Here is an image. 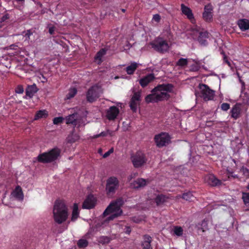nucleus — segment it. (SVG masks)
<instances>
[{"label":"nucleus","mask_w":249,"mask_h":249,"mask_svg":"<svg viewBox=\"0 0 249 249\" xmlns=\"http://www.w3.org/2000/svg\"><path fill=\"white\" fill-rule=\"evenodd\" d=\"M18 2H24L25 0H16Z\"/></svg>","instance_id":"nucleus-56"},{"label":"nucleus","mask_w":249,"mask_h":249,"mask_svg":"<svg viewBox=\"0 0 249 249\" xmlns=\"http://www.w3.org/2000/svg\"><path fill=\"white\" fill-rule=\"evenodd\" d=\"M100 88L97 85L91 87L87 92V100L89 103L95 101L100 96Z\"/></svg>","instance_id":"nucleus-10"},{"label":"nucleus","mask_w":249,"mask_h":249,"mask_svg":"<svg viewBox=\"0 0 249 249\" xmlns=\"http://www.w3.org/2000/svg\"><path fill=\"white\" fill-rule=\"evenodd\" d=\"M213 7L210 3L205 6L202 17L206 21L210 22L212 21L213 19Z\"/></svg>","instance_id":"nucleus-13"},{"label":"nucleus","mask_w":249,"mask_h":249,"mask_svg":"<svg viewBox=\"0 0 249 249\" xmlns=\"http://www.w3.org/2000/svg\"><path fill=\"white\" fill-rule=\"evenodd\" d=\"M141 101V93L140 92H135L134 93L130 101V107L134 112H136L137 110V106L140 105Z\"/></svg>","instance_id":"nucleus-12"},{"label":"nucleus","mask_w":249,"mask_h":249,"mask_svg":"<svg viewBox=\"0 0 249 249\" xmlns=\"http://www.w3.org/2000/svg\"><path fill=\"white\" fill-rule=\"evenodd\" d=\"M121 11L123 12H124L125 11V9H121Z\"/></svg>","instance_id":"nucleus-57"},{"label":"nucleus","mask_w":249,"mask_h":249,"mask_svg":"<svg viewBox=\"0 0 249 249\" xmlns=\"http://www.w3.org/2000/svg\"><path fill=\"white\" fill-rule=\"evenodd\" d=\"M64 118L62 117H55L53 119V123L54 124H58L63 122Z\"/></svg>","instance_id":"nucleus-41"},{"label":"nucleus","mask_w":249,"mask_h":249,"mask_svg":"<svg viewBox=\"0 0 249 249\" xmlns=\"http://www.w3.org/2000/svg\"><path fill=\"white\" fill-rule=\"evenodd\" d=\"M209 37V33L207 31L199 32L197 40L201 45L205 46L207 44V39Z\"/></svg>","instance_id":"nucleus-20"},{"label":"nucleus","mask_w":249,"mask_h":249,"mask_svg":"<svg viewBox=\"0 0 249 249\" xmlns=\"http://www.w3.org/2000/svg\"><path fill=\"white\" fill-rule=\"evenodd\" d=\"M168 198V197L165 195L162 194L158 195L155 198V202L157 206H160L163 204Z\"/></svg>","instance_id":"nucleus-27"},{"label":"nucleus","mask_w":249,"mask_h":249,"mask_svg":"<svg viewBox=\"0 0 249 249\" xmlns=\"http://www.w3.org/2000/svg\"><path fill=\"white\" fill-rule=\"evenodd\" d=\"M174 85L172 84L158 85L152 90L151 93L145 98L146 103H158L160 101L168 100L170 98L168 92H172Z\"/></svg>","instance_id":"nucleus-1"},{"label":"nucleus","mask_w":249,"mask_h":249,"mask_svg":"<svg viewBox=\"0 0 249 249\" xmlns=\"http://www.w3.org/2000/svg\"><path fill=\"white\" fill-rule=\"evenodd\" d=\"M79 216V211H78V206L77 203H74L73 204V210L72 212V216L71 218V220L72 221H75Z\"/></svg>","instance_id":"nucleus-30"},{"label":"nucleus","mask_w":249,"mask_h":249,"mask_svg":"<svg viewBox=\"0 0 249 249\" xmlns=\"http://www.w3.org/2000/svg\"><path fill=\"white\" fill-rule=\"evenodd\" d=\"M68 217V208L63 200L55 201L53 208V217L55 222L61 224Z\"/></svg>","instance_id":"nucleus-2"},{"label":"nucleus","mask_w":249,"mask_h":249,"mask_svg":"<svg viewBox=\"0 0 249 249\" xmlns=\"http://www.w3.org/2000/svg\"><path fill=\"white\" fill-rule=\"evenodd\" d=\"M150 181L149 179L138 178L130 183V187L135 190H139L143 188L150 183Z\"/></svg>","instance_id":"nucleus-11"},{"label":"nucleus","mask_w":249,"mask_h":249,"mask_svg":"<svg viewBox=\"0 0 249 249\" xmlns=\"http://www.w3.org/2000/svg\"><path fill=\"white\" fill-rule=\"evenodd\" d=\"M77 92V90L76 88H71L66 95V99L68 100L71 99L76 94Z\"/></svg>","instance_id":"nucleus-31"},{"label":"nucleus","mask_w":249,"mask_h":249,"mask_svg":"<svg viewBox=\"0 0 249 249\" xmlns=\"http://www.w3.org/2000/svg\"><path fill=\"white\" fill-rule=\"evenodd\" d=\"M38 90V89L35 84L32 85H28L26 89V95L30 98H32Z\"/></svg>","instance_id":"nucleus-19"},{"label":"nucleus","mask_w":249,"mask_h":249,"mask_svg":"<svg viewBox=\"0 0 249 249\" xmlns=\"http://www.w3.org/2000/svg\"><path fill=\"white\" fill-rule=\"evenodd\" d=\"M32 34H33V32L31 31V30H28L25 32V34L24 36L25 37L29 38L30 36L32 35Z\"/></svg>","instance_id":"nucleus-48"},{"label":"nucleus","mask_w":249,"mask_h":249,"mask_svg":"<svg viewBox=\"0 0 249 249\" xmlns=\"http://www.w3.org/2000/svg\"><path fill=\"white\" fill-rule=\"evenodd\" d=\"M240 171L243 173V175L245 177H246L247 178L249 177V170L247 168H246L244 166H243L241 168Z\"/></svg>","instance_id":"nucleus-40"},{"label":"nucleus","mask_w":249,"mask_h":249,"mask_svg":"<svg viewBox=\"0 0 249 249\" xmlns=\"http://www.w3.org/2000/svg\"><path fill=\"white\" fill-rule=\"evenodd\" d=\"M125 232L126 234H129L131 231L130 227H126L125 228Z\"/></svg>","instance_id":"nucleus-51"},{"label":"nucleus","mask_w":249,"mask_h":249,"mask_svg":"<svg viewBox=\"0 0 249 249\" xmlns=\"http://www.w3.org/2000/svg\"><path fill=\"white\" fill-rule=\"evenodd\" d=\"M15 91L17 93H22L24 91V89L23 86L21 85H18L15 89Z\"/></svg>","instance_id":"nucleus-43"},{"label":"nucleus","mask_w":249,"mask_h":249,"mask_svg":"<svg viewBox=\"0 0 249 249\" xmlns=\"http://www.w3.org/2000/svg\"><path fill=\"white\" fill-rule=\"evenodd\" d=\"M110 154L109 153V152L108 151H107V152H106L103 155V157L104 158H106L107 157H108Z\"/></svg>","instance_id":"nucleus-52"},{"label":"nucleus","mask_w":249,"mask_h":249,"mask_svg":"<svg viewBox=\"0 0 249 249\" xmlns=\"http://www.w3.org/2000/svg\"><path fill=\"white\" fill-rule=\"evenodd\" d=\"M200 68V67L199 66V63H195L190 66V71H191L196 72L198 71Z\"/></svg>","instance_id":"nucleus-38"},{"label":"nucleus","mask_w":249,"mask_h":249,"mask_svg":"<svg viewBox=\"0 0 249 249\" xmlns=\"http://www.w3.org/2000/svg\"><path fill=\"white\" fill-rule=\"evenodd\" d=\"M144 241L142 243V249H152L151 245L152 241L151 237L148 234H145L143 236Z\"/></svg>","instance_id":"nucleus-21"},{"label":"nucleus","mask_w":249,"mask_h":249,"mask_svg":"<svg viewBox=\"0 0 249 249\" xmlns=\"http://www.w3.org/2000/svg\"><path fill=\"white\" fill-rule=\"evenodd\" d=\"M221 53L223 55V57H224V61L227 63L228 64H230V62L228 61V60H227V57L225 54V53H224V51H222L221 52Z\"/></svg>","instance_id":"nucleus-50"},{"label":"nucleus","mask_w":249,"mask_h":249,"mask_svg":"<svg viewBox=\"0 0 249 249\" xmlns=\"http://www.w3.org/2000/svg\"><path fill=\"white\" fill-rule=\"evenodd\" d=\"M181 9L182 13L186 15L188 19L190 20L194 19L192 11L190 8L186 6L184 4H181Z\"/></svg>","instance_id":"nucleus-23"},{"label":"nucleus","mask_w":249,"mask_h":249,"mask_svg":"<svg viewBox=\"0 0 249 249\" xmlns=\"http://www.w3.org/2000/svg\"><path fill=\"white\" fill-rule=\"evenodd\" d=\"M237 25L242 31L249 29V20L247 19H239L237 21Z\"/></svg>","instance_id":"nucleus-25"},{"label":"nucleus","mask_w":249,"mask_h":249,"mask_svg":"<svg viewBox=\"0 0 249 249\" xmlns=\"http://www.w3.org/2000/svg\"><path fill=\"white\" fill-rule=\"evenodd\" d=\"M111 240V238L109 236H101L99 237L98 242L102 245L108 244Z\"/></svg>","instance_id":"nucleus-32"},{"label":"nucleus","mask_w":249,"mask_h":249,"mask_svg":"<svg viewBox=\"0 0 249 249\" xmlns=\"http://www.w3.org/2000/svg\"><path fill=\"white\" fill-rule=\"evenodd\" d=\"M95 202L96 199L93 195L91 194L89 195L84 200L82 205V208L87 209H92L94 207Z\"/></svg>","instance_id":"nucleus-14"},{"label":"nucleus","mask_w":249,"mask_h":249,"mask_svg":"<svg viewBox=\"0 0 249 249\" xmlns=\"http://www.w3.org/2000/svg\"><path fill=\"white\" fill-rule=\"evenodd\" d=\"M155 78L154 74L153 73H150L141 78L139 81V83L142 87L144 88L150 82L154 80Z\"/></svg>","instance_id":"nucleus-18"},{"label":"nucleus","mask_w":249,"mask_h":249,"mask_svg":"<svg viewBox=\"0 0 249 249\" xmlns=\"http://www.w3.org/2000/svg\"><path fill=\"white\" fill-rule=\"evenodd\" d=\"M247 188L249 190V184L247 185Z\"/></svg>","instance_id":"nucleus-59"},{"label":"nucleus","mask_w":249,"mask_h":249,"mask_svg":"<svg viewBox=\"0 0 249 249\" xmlns=\"http://www.w3.org/2000/svg\"><path fill=\"white\" fill-rule=\"evenodd\" d=\"M123 201L122 199L119 198L111 202L109 205L108 206L103 213V214L105 216H106L110 213H112V214L107 218L106 220V221L112 220L122 214L123 212L120 207L123 205Z\"/></svg>","instance_id":"nucleus-3"},{"label":"nucleus","mask_w":249,"mask_h":249,"mask_svg":"<svg viewBox=\"0 0 249 249\" xmlns=\"http://www.w3.org/2000/svg\"><path fill=\"white\" fill-rule=\"evenodd\" d=\"M240 112V105L239 104H236L233 106L231 110V117L235 120H236L239 117Z\"/></svg>","instance_id":"nucleus-22"},{"label":"nucleus","mask_w":249,"mask_h":249,"mask_svg":"<svg viewBox=\"0 0 249 249\" xmlns=\"http://www.w3.org/2000/svg\"><path fill=\"white\" fill-rule=\"evenodd\" d=\"M242 199L244 204L247 206H249V193L242 192Z\"/></svg>","instance_id":"nucleus-35"},{"label":"nucleus","mask_w":249,"mask_h":249,"mask_svg":"<svg viewBox=\"0 0 249 249\" xmlns=\"http://www.w3.org/2000/svg\"><path fill=\"white\" fill-rule=\"evenodd\" d=\"M153 19L155 21L159 22L160 19V16L159 14H155L153 16Z\"/></svg>","instance_id":"nucleus-45"},{"label":"nucleus","mask_w":249,"mask_h":249,"mask_svg":"<svg viewBox=\"0 0 249 249\" xmlns=\"http://www.w3.org/2000/svg\"><path fill=\"white\" fill-rule=\"evenodd\" d=\"M130 159L134 167L136 168L142 167L147 160L145 154L140 151L131 155Z\"/></svg>","instance_id":"nucleus-6"},{"label":"nucleus","mask_w":249,"mask_h":249,"mask_svg":"<svg viewBox=\"0 0 249 249\" xmlns=\"http://www.w3.org/2000/svg\"><path fill=\"white\" fill-rule=\"evenodd\" d=\"M74 138H70V137H69V141L70 142H74L76 140H78L79 139V136H77L76 135H75L74 136Z\"/></svg>","instance_id":"nucleus-47"},{"label":"nucleus","mask_w":249,"mask_h":249,"mask_svg":"<svg viewBox=\"0 0 249 249\" xmlns=\"http://www.w3.org/2000/svg\"><path fill=\"white\" fill-rule=\"evenodd\" d=\"M48 116V111L46 110H40L36 113L34 120H37L41 118H46Z\"/></svg>","instance_id":"nucleus-28"},{"label":"nucleus","mask_w":249,"mask_h":249,"mask_svg":"<svg viewBox=\"0 0 249 249\" xmlns=\"http://www.w3.org/2000/svg\"><path fill=\"white\" fill-rule=\"evenodd\" d=\"M102 150L101 148L99 149L98 150V153H100V154L102 153Z\"/></svg>","instance_id":"nucleus-55"},{"label":"nucleus","mask_w":249,"mask_h":249,"mask_svg":"<svg viewBox=\"0 0 249 249\" xmlns=\"http://www.w3.org/2000/svg\"><path fill=\"white\" fill-rule=\"evenodd\" d=\"M188 64V59L187 58H180L176 63V65L180 67H184Z\"/></svg>","instance_id":"nucleus-36"},{"label":"nucleus","mask_w":249,"mask_h":249,"mask_svg":"<svg viewBox=\"0 0 249 249\" xmlns=\"http://www.w3.org/2000/svg\"><path fill=\"white\" fill-rule=\"evenodd\" d=\"M78 114L77 113H73L69 115L66 118L67 124H72L75 126L77 124Z\"/></svg>","instance_id":"nucleus-26"},{"label":"nucleus","mask_w":249,"mask_h":249,"mask_svg":"<svg viewBox=\"0 0 249 249\" xmlns=\"http://www.w3.org/2000/svg\"><path fill=\"white\" fill-rule=\"evenodd\" d=\"M77 246L80 249L86 248L89 245V242L86 239H80L77 243Z\"/></svg>","instance_id":"nucleus-34"},{"label":"nucleus","mask_w":249,"mask_h":249,"mask_svg":"<svg viewBox=\"0 0 249 249\" xmlns=\"http://www.w3.org/2000/svg\"><path fill=\"white\" fill-rule=\"evenodd\" d=\"M109 134L110 135H111L112 132L109 131V130H107L106 131H103L101 133H100L99 134H97L96 135H94L93 136L94 138H97L99 137H105L107 136V135Z\"/></svg>","instance_id":"nucleus-39"},{"label":"nucleus","mask_w":249,"mask_h":249,"mask_svg":"<svg viewBox=\"0 0 249 249\" xmlns=\"http://www.w3.org/2000/svg\"><path fill=\"white\" fill-rule=\"evenodd\" d=\"M12 195L18 200H22L23 199L24 196L22 189L20 186H17L15 189L13 191Z\"/></svg>","instance_id":"nucleus-24"},{"label":"nucleus","mask_w":249,"mask_h":249,"mask_svg":"<svg viewBox=\"0 0 249 249\" xmlns=\"http://www.w3.org/2000/svg\"><path fill=\"white\" fill-rule=\"evenodd\" d=\"M182 198L187 201H192L195 198L193 194L191 192L183 193Z\"/></svg>","instance_id":"nucleus-33"},{"label":"nucleus","mask_w":249,"mask_h":249,"mask_svg":"<svg viewBox=\"0 0 249 249\" xmlns=\"http://www.w3.org/2000/svg\"><path fill=\"white\" fill-rule=\"evenodd\" d=\"M133 178V176L132 175H130L129 176L128 178H127V179L130 181L132 178Z\"/></svg>","instance_id":"nucleus-54"},{"label":"nucleus","mask_w":249,"mask_h":249,"mask_svg":"<svg viewBox=\"0 0 249 249\" xmlns=\"http://www.w3.org/2000/svg\"><path fill=\"white\" fill-rule=\"evenodd\" d=\"M150 44L152 48L160 53L167 52L169 49V45L167 41L161 38L157 39Z\"/></svg>","instance_id":"nucleus-8"},{"label":"nucleus","mask_w":249,"mask_h":249,"mask_svg":"<svg viewBox=\"0 0 249 249\" xmlns=\"http://www.w3.org/2000/svg\"><path fill=\"white\" fill-rule=\"evenodd\" d=\"M183 229L181 227L175 226L174 228V234L178 236H180L183 234Z\"/></svg>","instance_id":"nucleus-37"},{"label":"nucleus","mask_w":249,"mask_h":249,"mask_svg":"<svg viewBox=\"0 0 249 249\" xmlns=\"http://www.w3.org/2000/svg\"><path fill=\"white\" fill-rule=\"evenodd\" d=\"M54 30H55V27L54 26H52L49 27V33L51 35H53L54 34Z\"/></svg>","instance_id":"nucleus-49"},{"label":"nucleus","mask_w":249,"mask_h":249,"mask_svg":"<svg viewBox=\"0 0 249 249\" xmlns=\"http://www.w3.org/2000/svg\"><path fill=\"white\" fill-rule=\"evenodd\" d=\"M198 88L200 89V93H195L196 96H199L205 101H208L213 100L214 96L215 91L211 89L209 87L204 84H199Z\"/></svg>","instance_id":"nucleus-5"},{"label":"nucleus","mask_w":249,"mask_h":249,"mask_svg":"<svg viewBox=\"0 0 249 249\" xmlns=\"http://www.w3.org/2000/svg\"><path fill=\"white\" fill-rule=\"evenodd\" d=\"M205 180L212 186H216L221 184V181L217 179L213 175L210 174L205 177Z\"/></svg>","instance_id":"nucleus-16"},{"label":"nucleus","mask_w":249,"mask_h":249,"mask_svg":"<svg viewBox=\"0 0 249 249\" xmlns=\"http://www.w3.org/2000/svg\"><path fill=\"white\" fill-rule=\"evenodd\" d=\"M138 67V64L136 62H133L130 65L125 68V71L128 74L131 75L134 73L135 70Z\"/></svg>","instance_id":"nucleus-29"},{"label":"nucleus","mask_w":249,"mask_h":249,"mask_svg":"<svg viewBox=\"0 0 249 249\" xmlns=\"http://www.w3.org/2000/svg\"><path fill=\"white\" fill-rule=\"evenodd\" d=\"M61 149L55 147L48 152L39 154L37 157V160L41 163H50L53 162L60 157Z\"/></svg>","instance_id":"nucleus-4"},{"label":"nucleus","mask_w":249,"mask_h":249,"mask_svg":"<svg viewBox=\"0 0 249 249\" xmlns=\"http://www.w3.org/2000/svg\"><path fill=\"white\" fill-rule=\"evenodd\" d=\"M154 140L157 146L161 148L171 142V137L168 133L161 132L155 136Z\"/></svg>","instance_id":"nucleus-7"},{"label":"nucleus","mask_w":249,"mask_h":249,"mask_svg":"<svg viewBox=\"0 0 249 249\" xmlns=\"http://www.w3.org/2000/svg\"><path fill=\"white\" fill-rule=\"evenodd\" d=\"M119 109L116 106L110 107L106 112V117L109 120H114L119 113Z\"/></svg>","instance_id":"nucleus-15"},{"label":"nucleus","mask_w":249,"mask_h":249,"mask_svg":"<svg viewBox=\"0 0 249 249\" xmlns=\"http://www.w3.org/2000/svg\"><path fill=\"white\" fill-rule=\"evenodd\" d=\"M238 77L240 78L239 75L238 74ZM239 80H240V82H241V83H244V82H243L242 81V80H241L240 78H239Z\"/></svg>","instance_id":"nucleus-58"},{"label":"nucleus","mask_w":249,"mask_h":249,"mask_svg":"<svg viewBox=\"0 0 249 249\" xmlns=\"http://www.w3.org/2000/svg\"><path fill=\"white\" fill-rule=\"evenodd\" d=\"M113 151H114V149L113 148H110L108 151V152H109V153L110 154H111V153H112L113 152Z\"/></svg>","instance_id":"nucleus-53"},{"label":"nucleus","mask_w":249,"mask_h":249,"mask_svg":"<svg viewBox=\"0 0 249 249\" xmlns=\"http://www.w3.org/2000/svg\"><path fill=\"white\" fill-rule=\"evenodd\" d=\"M14 46V45H11V46H10L11 48H13V47H12V46Z\"/></svg>","instance_id":"nucleus-61"},{"label":"nucleus","mask_w":249,"mask_h":249,"mask_svg":"<svg viewBox=\"0 0 249 249\" xmlns=\"http://www.w3.org/2000/svg\"><path fill=\"white\" fill-rule=\"evenodd\" d=\"M9 18V14H6L4 16H3L1 19H0V22H2L5 21L6 20L8 19Z\"/></svg>","instance_id":"nucleus-46"},{"label":"nucleus","mask_w":249,"mask_h":249,"mask_svg":"<svg viewBox=\"0 0 249 249\" xmlns=\"http://www.w3.org/2000/svg\"><path fill=\"white\" fill-rule=\"evenodd\" d=\"M119 186V181L115 177H109L107 180L106 191L107 195L114 194Z\"/></svg>","instance_id":"nucleus-9"},{"label":"nucleus","mask_w":249,"mask_h":249,"mask_svg":"<svg viewBox=\"0 0 249 249\" xmlns=\"http://www.w3.org/2000/svg\"><path fill=\"white\" fill-rule=\"evenodd\" d=\"M135 222H138L137 220H136V221H134Z\"/></svg>","instance_id":"nucleus-63"},{"label":"nucleus","mask_w":249,"mask_h":249,"mask_svg":"<svg viewBox=\"0 0 249 249\" xmlns=\"http://www.w3.org/2000/svg\"><path fill=\"white\" fill-rule=\"evenodd\" d=\"M195 228L197 231L198 233H199V231H202V232H205L209 229L208 220L206 219H204L201 222L196 224Z\"/></svg>","instance_id":"nucleus-17"},{"label":"nucleus","mask_w":249,"mask_h":249,"mask_svg":"<svg viewBox=\"0 0 249 249\" xmlns=\"http://www.w3.org/2000/svg\"><path fill=\"white\" fill-rule=\"evenodd\" d=\"M230 104L228 103H223L221 106V109L224 111H227L230 108Z\"/></svg>","instance_id":"nucleus-44"},{"label":"nucleus","mask_w":249,"mask_h":249,"mask_svg":"<svg viewBox=\"0 0 249 249\" xmlns=\"http://www.w3.org/2000/svg\"><path fill=\"white\" fill-rule=\"evenodd\" d=\"M106 53V50L105 48L101 49L96 54L97 58H101Z\"/></svg>","instance_id":"nucleus-42"},{"label":"nucleus","mask_w":249,"mask_h":249,"mask_svg":"<svg viewBox=\"0 0 249 249\" xmlns=\"http://www.w3.org/2000/svg\"><path fill=\"white\" fill-rule=\"evenodd\" d=\"M135 222H138L137 220H136V221H134Z\"/></svg>","instance_id":"nucleus-62"},{"label":"nucleus","mask_w":249,"mask_h":249,"mask_svg":"<svg viewBox=\"0 0 249 249\" xmlns=\"http://www.w3.org/2000/svg\"><path fill=\"white\" fill-rule=\"evenodd\" d=\"M14 46V45H11V46H10L11 48H13V47H12V46Z\"/></svg>","instance_id":"nucleus-60"}]
</instances>
